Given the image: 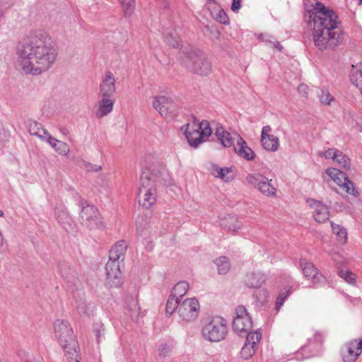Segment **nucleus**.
<instances>
[{
	"label": "nucleus",
	"instance_id": "obj_52",
	"mask_svg": "<svg viewBox=\"0 0 362 362\" xmlns=\"http://www.w3.org/2000/svg\"><path fill=\"white\" fill-rule=\"evenodd\" d=\"M83 168L88 172H98L101 170V166L93 165L88 162L83 163Z\"/></svg>",
	"mask_w": 362,
	"mask_h": 362
},
{
	"label": "nucleus",
	"instance_id": "obj_16",
	"mask_svg": "<svg viewBox=\"0 0 362 362\" xmlns=\"http://www.w3.org/2000/svg\"><path fill=\"white\" fill-rule=\"evenodd\" d=\"M347 354H344V362H354L362 353V338L353 339L346 344Z\"/></svg>",
	"mask_w": 362,
	"mask_h": 362
},
{
	"label": "nucleus",
	"instance_id": "obj_44",
	"mask_svg": "<svg viewBox=\"0 0 362 362\" xmlns=\"http://www.w3.org/2000/svg\"><path fill=\"white\" fill-rule=\"evenodd\" d=\"M338 149L336 148H329L325 151H318L317 156L320 157H324L326 159H332L335 160L336 156H337Z\"/></svg>",
	"mask_w": 362,
	"mask_h": 362
},
{
	"label": "nucleus",
	"instance_id": "obj_33",
	"mask_svg": "<svg viewBox=\"0 0 362 362\" xmlns=\"http://www.w3.org/2000/svg\"><path fill=\"white\" fill-rule=\"evenodd\" d=\"M127 309L129 313V315L133 320H136L140 314V307L139 303L135 299H132L128 305Z\"/></svg>",
	"mask_w": 362,
	"mask_h": 362
},
{
	"label": "nucleus",
	"instance_id": "obj_14",
	"mask_svg": "<svg viewBox=\"0 0 362 362\" xmlns=\"http://www.w3.org/2000/svg\"><path fill=\"white\" fill-rule=\"evenodd\" d=\"M99 91L101 97H112L114 95L116 91L115 78L111 71H106L102 77Z\"/></svg>",
	"mask_w": 362,
	"mask_h": 362
},
{
	"label": "nucleus",
	"instance_id": "obj_28",
	"mask_svg": "<svg viewBox=\"0 0 362 362\" xmlns=\"http://www.w3.org/2000/svg\"><path fill=\"white\" fill-rule=\"evenodd\" d=\"M219 274H226L230 269L229 259L226 256H221L214 260Z\"/></svg>",
	"mask_w": 362,
	"mask_h": 362
},
{
	"label": "nucleus",
	"instance_id": "obj_36",
	"mask_svg": "<svg viewBox=\"0 0 362 362\" xmlns=\"http://www.w3.org/2000/svg\"><path fill=\"white\" fill-rule=\"evenodd\" d=\"M165 43L173 48L178 49L180 46V37L177 33H168L165 35Z\"/></svg>",
	"mask_w": 362,
	"mask_h": 362
},
{
	"label": "nucleus",
	"instance_id": "obj_55",
	"mask_svg": "<svg viewBox=\"0 0 362 362\" xmlns=\"http://www.w3.org/2000/svg\"><path fill=\"white\" fill-rule=\"evenodd\" d=\"M223 171V168L219 167L217 165H212L211 168V173L216 177L220 176V173Z\"/></svg>",
	"mask_w": 362,
	"mask_h": 362
},
{
	"label": "nucleus",
	"instance_id": "obj_50",
	"mask_svg": "<svg viewBox=\"0 0 362 362\" xmlns=\"http://www.w3.org/2000/svg\"><path fill=\"white\" fill-rule=\"evenodd\" d=\"M235 317L243 318L244 317H249V314L247 312L246 308L243 305H238L235 308Z\"/></svg>",
	"mask_w": 362,
	"mask_h": 362
},
{
	"label": "nucleus",
	"instance_id": "obj_19",
	"mask_svg": "<svg viewBox=\"0 0 362 362\" xmlns=\"http://www.w3.org/2000/svg\"><path fill=\"white\" fill-rule=\"evenodd\" d=\"M215 134L218 140H219L221 144L226 148H229L232 146H234V145H235L234 143H238V138L236 137V135H240L236 132H228L225 131L223 127H218Z\"/></svg>",
	"mask_w": 362,
	"mask_h": 362
},
{
	"label": "nucleus",
	"instance_id": "obj_48",
	"mask_svg": "<svg viewBox=\"0 0 362 362\" xmlns=\"http://www.w3.org/2000/svg\"><path fill=\"white\" fill-rule=\"evenodd\" d=\"M254 296L257 300L260 303H264L267 300L268 293L265 289H262L254 293Z\"/></svg>",
	"mask_w": 362,
	"mask_h": 362
},
{
	"label": "nucleus",
	"instance_id": "obj_34",
	"mask_svg": "<svg viewBox=\"0 0 362 362\" xmlns=\"http://www.w3.org/2000/svg\"><path fill=\"white\" fill-rule=\"evenodd\" d=\"M331 227L333 233L338 237L339 240L343 243H346L347 240V233L346 230L341 227V226L335 224L333 222H331Z\"/></svg>",
	"mask_w": 362,
	"mask_h": 362
},
{
	"label": "nucleus",
	"instance_id": "obj_63",
	"mask_svg": "<svg viewBox=\"0 0 362 362\" xmlns=\"http://www.w3.org/2000/svg\"><path fill=\"white\" fill-rule=\"evenodd\" d=\"M25 362H39L37 360H36L34 358H30L25 361Z\"/></svg>",
	"mask_w": 362,
	"mask_h": 362
},
{
	"label": "nucleus",
	"instance_id": "obj_47",
	"mask_svg": "<svg viewBox=\"0 0 362 362\" xmlns=\"http://www.w3.org/2000/svg\"><path fill=\"white\" fill-rule=\"evenodd\" d=\"M216 20L223 25H228L229 23V19L226 13L223 10L221 9L216 14Z\"/></svg>",
	"mask_w": 362,
	"mask_h": 362
},
{
	"label": "nucleus",
	"instance_id": "obj_22",
	"mask_svg": "<svg viewBox=\"0 0 362 362\" xmlns=\"http://www.w3.org/2000/svg\"><path fill=\"white\" fill-rule=\"evenodd\" d=\"M128 245L124 240L117 242L110 250L109 259L117 261H123Z\"/></svg>",
	"mask_w": 362,
	"mask_h": 362
},
{
	"label": "nucleus",
	"instance_id": "obj_39",
	"mask_svg": "<svg viewBox=\"0 0 362 362\" xmlns=\"http://www.w3.org/2000/svg\"><path fill=\"white\" fill-rule=\"evenodd\" d=\"M53 148L57 153L62 156H67L70 151L69 145L62 141H58L57 143L54 142Z\"/></svg>",
	"mask_w": 362,
	"mask_h": 362
},
{
	"label": "nucleus",
	"instance_id": "obj_26",
	"mask_svg": "<svg viewBox=\"0 0 362 362\" xmlns=\"http://www.w3.org/2000/svg\"><path fill=\"white\" fill-rule=\"evenodd\" d=\"M221 226L223 229L231 232H235L240 228V223L234 215L225 216L221 221Z\"/></svg>",
	"mask_w": 362,
	"mask_h": 362
},
{
	"label": "nucleus",
	"instance_id": "obj_57",
	"mask_svg": "<svg viewBox=\"0 0 362 362\" xmlns=\"http://www.w3.org/2000/svg\"><path fill=\"white\" fill-rule=\"evenodd\" d=\"M157 6L160 9H165L168 6V0H156Z\"/></svg>",
	"mask_w": 362,
	"mask_h": 362
},
{
	"label": "nucleus",
	"instance_id": "obj_1",
	"mask_svg": "<svg viewBox=\"0 0 362 362\" xmlns=\"http://www.w3.org/2000/svg\"><path fill=\"white\" fill-rule=\"evenodd\" d=\"M18 63L26 74L37 76L47 71L55 62L57 50L50 35L36 31L29 40L17 47Z\"/></svg>",
	"mask_w": 362,
	"mask_h": 362
},
{
	"label": "nucleus",
	"instance_id": "obj_20",
	"mask_svg": "<svg viewBox=\"0 0 362 362\" xmlns=\"http://www.w3.org/2000/svg\"><path fill=\"white\" fill-rule=\"evenodd\" d=\"M56 218L60 225L67 232L76 231V224L73 221L71 216L63 209H56L55 210Z\"/></svg>",
	"mask_w": 362,
	"mask_h": 362
},
{
	"label": "nucleus",
	"instance_id": "obj_46",
	"mask_svg": "<svg viewBox=\"0 0 362 362\" xmlns=\"http://www.w3.org/2000/svg\"><path fill=\"white\" fill-rule=\"evenodd\" d=\"M291 293V291L289 290H287L286 291H281L277 298L276 302V309L279 310L281 305L284 304V302L286 297Z\"/></svg>",
	"mask_w": 362,
	"mask_h": 362
},
{
	"label": "nucleus",
	"instance_id": "obj_59",
	"mask_svg": "<svg viewBox=\"0 0 362 362\" xmlns=\"http://www.w3.org/2000/svg\"><path fill=\"white\" fill-rule=\"evenodd\" d=\"M314 340L316 342H318L320 344H322L323 340H324L323 334L322 333H320V332H316L315 336H314Z\"/></svg>",
	"mask_w": 362,
	"mask_h": 362
},
{
	"label": "nucleus",
	"instance_id": "obj_29",
	"mask_svg": "<svg viewBox=\"0 0 362 362\" xmlns=\"http://www.w3.org/2000/svg\"><path fill=\"white\" fill-rule=\"evenodd\" d=\"M189 289V284L187 282L183 281L177 283L171 291V295L175 296L179 300L182 298Z\"/></svg>",
	"mask_w": 362,
	"mask_h": 362
},
{
	"label": "nucleus",
	"instance_id": "obj_9",
	"mask_svg": "<svg viewBox=\"0 0 362 362\" xmlns=\"http://www.w3.org/2000/svg\"><path fill=\"white\" fill-rule=\"evenodd\" d=\"M199 309V303L197 298H186L179 305L178 315L184 322H192L198 317Z\"/></svg>",
	"mask_w": 362,
	"mask_h": 362
},
{
	"label": "nucleus",
	"instance_id": "obj_6",
	"mask_svg": "<svg viewBox=\"0 0 362 362\" xmlns=\"http://www.w3.org/2000/svg\"><path fill=\"white\" fill-rule=\"evenodd\" d=\"M79 221L83 226L90 230L104 227L103 217L98 209L83 199L81 201Z\"/></svg>",
	"mask_w": 362,
	"mask_h": 362
},
{
	"label": "nucleus",
	"instance_id": "obj_37",
	"mask_svg": "<svg viewBox=\"0 0 362 362\" xmlns=\"http://www.w3.org/2000/svg\"><path fill=\"white\" fill-rule=\"evenodd\" d=\"M123 8L124 16L129 17L134 11V0H118Z\"/></svg>",
	"mask_w": 362,
	"mask_h": 362
},
{
	"label": "nucleus",
	"instance_id": "obj_27",
	"mask_svg": "<svg viewBox=\"0 0 362 362\" xmlns=\"http://www.w3.org/2000/svg\"><path fill=\"white\" fill-rule=\"evenodd\" d=\"M261 142L262 147L267 151L275 152L279 149V138L273 134L261 138Z\"/></svg>",
	"mask_w": 362,
	"mask_h": 362
},
{
	"label": "nucleus",
	"instance_id": "obj_61",
	"mask_svg": "<svg viewBox=\"0 0 362 362\" xmlns=\"http://www.w3.org/2000/svg\"><path fill=\"white\" fill-rule=\"evenodd\" d=\"M260 37L262 39L263 41H264L266 42H269L271 44H272V42H273L272 40H269L270 37H269L267 35L264 36L263 35H261Z\"/></svg>",
	"mask_w": 362,
	"mask_h": 362
},
{
	"label": "nucleus",
	"instance_id": "obj_2",
	"mask_svg": "<svg viewBox=\"0 0 362 362\" xmlns=\"http://www.w3.org/2000/svg\"><path fill=\"white\" fill-rule=\"evenodd\" d=\"M309 17L313 22V42L319 50L332 51L343 42L341 22L333 9L316 1L309 11Z\"/></svg>",
	"mask_w": 362,
	"mask_h": 362
},
{
	"label": "nucleus",
	"instance_id": "obj_60",
	"mask_svg": "<svg viewBox=\"0 0 362 362\" xmlns=\"http://www.w3.org/2000/svg\"><path fill=\"white\" fill-rule=\"evenodd\" d=\"M272 45L274 47L277 48L279 51H282L283 47L281 45L279 42L278 41H273Z\"/></svg>",
	"mask_w": 362,
	"mask_h": 362
},
{
	"label": "nucleus",
	"instance_id": "obj_31",
	"mask_svg": "<svg viewBox=\"0 0 362 362\" xmlns=\"http://www.w3.org/2000/svg\"><path fill=\"white\" fill-rule=\"evenodd\" d=\"M59 274L61 276L70 281L74 277H75V272L71 269L66 263H61L59 265Z\"/></svg>",
	"mask_w": 362,
	"mask_h": 362
},
{
	"label": "nucleus",
	"instance_id": "obj_4",
	"mask_svg": "<svg viewBox=\"0 0 362 362\" xmlns=\"http://www.w3.org/2000/svg\"><path fill=\"white\" fill-rule=\"evenodd\" d=\"M54 336L64 349L68 362H80L78 342L70 323L64 320H57L54 323Z\"/></svg>",
	"mask_w": 362,
	"mask_h": 362
},
{
	"label": "nucleus",
	"instance_id": "obj_15",
	"mask_svg": "<svg viewBox=\"0 0 362 362\" xmlns=\"http://www.w3.org/2000/svg\"><path fill=\"white\" fill-rule=\"evenodd\" d=\"M184 133L189 144L194 148H197L204 141L198 123L195 122L192 124H187Z\"/></svg>",
	"mask_w": 362,
	"mask_h": 362
},
{
	"label": "nucleus",
	"instance_id": "obj_43",
	"mask_svg": "<svg viewBox=\"0 0 362 362\" xmlns=\"http://www.w3.org/2000/svg\"><path fill=\"white\" fill-rule=\"evenodd\" d=\"M199 129L201 132V135L204 137H208L211 134V129L209 126V122L203 120L202 122L198 124Z\"/></svg>",
	"mask_w": 362,
	"mask_h": 362
},
{
	"label": "nucleus",
	"instance_id": "obj_3",
	"mask_svg": "<svg viewBox=\"0 0 362 362\" xmlns=\"http://www.w3.org/2000/svg\"><path fill=\"white\" fill-rule=\"evenodd\" d=\"M170 180L167 170L160 163H154L143 166L138 189L139 204L149 209L156 202L157 183L170 185Z\"/></svg>",
	"mask_w": 362,
	"mask_h": 362
},
{
	"label": "nucleus",
	"instance_id": "obj_21",
	"mask_svg": "<svg viewBox=\"0 0 362 362\" xmlns=\"http://www.w3.org/2000/svg\"><path fill=\"white\" fill-rule=\"evenodd\" d=\"M232 327L234 332L240 335L252 330V321L250 316L244 317L243 318L234 317Z\"/></svg>",
	"mask_w": 362,
	"mask_h": 362
},
{
	"label": "nucleus",
	"instance_id": "obj_38",
	"mask_svg": "<svg viewBox=\"0 0 362 362\" xmlns=\"http://www.w3.org/2000/svg\"><path fill=\"white\" fill-rule=\"evenodd\" d=\"M334 161L344 168L346 170L350 169L351 160L339 150L338 151L337 156H336Z\"/></svg>",
	"mask_w": 362,
	"mask_h": 362
},
{
	"label": "nucleus",
	"instance_id": "obj_25",
	"mask_svg": "<svg viewBox=\"0 0 362 362\" xmlns=\"http://www.w3.org/2000/svg\"><path fill=\"white\" fill-rule=\"evenodd\" d=\"M27 127L31 135L38 137L40 140L44 139L47 131L42 127V125L33 119L27 121Z\"/></svg>",
	"mask_w": 362,
	"mask_h": 362
},
{
	"label": "nucleus",
	"instance_id": "obj_45",
	"mask_svg": "<svg viewBox=\"0 0 362 362\" xmlns=\"http://www.w3.org/2000/svg\"><path fill=\"white\" fill-rule=\"evenodd\" d=\"M319 98L320 102L324 105H329L334 99L329 92L325 89L321 90L320 94L319 95Z\"/></svg>",
	"mask_w": 362,
	"mask_h": 362
},
{
	"label": "nucleus",
	"instance_id": "obj_58",
	"mask_svg": "<svg viewBox=\"0 0 362 362\" xmlns=\"http://www.w3.org/2000/svg\"><path fill=\"white\" fill-rule=\"evenodd\" d=\"M271 131L272 128L270 126H264L262 130L261 138H263L264 136L266 137L267 136H270L271 134H269V132H270Z\"/></svg>",
	"mask_w": 362,
	"mask_h": 362
},
{
	"label": "nucleus",
	"instance_id": "obj_12",
	"mask_svg": "<svg viewBox=\"0 0 362 362\" xmlns=\"http://www.w3.org/2000/svg\"><path fill=\"white\" fill-rule=\"evenodd\" d=\"M300 267L303 271L304 277L310 281L313 286L322 284L326 281L325 277L320 272L315 265L305 259H300Z\"/></svg>",
	"mask_w": 362,
	"mask_h": 362
},
{
	"label": "nucleus",
	"instance_id": "obj_56",
	"mask_svg": "<svg viewBox=\"0 0 362 362\" xmlns=\"http://www.w3.org/2000/svg\"><path fill=\"white\" fill-rule=\"evenodd\" d=\"M242 0H233L231 4V10L233 12H238L241 8Z\"/></svg>",
	"mask_w": 362,
	"mask_h": 362
},
{
	"label": "nucleus",
	"instance_id": "obj_24",
	"mask_svg": "<svg viewBox=\"0 0 362 362\" xmlns=\"http://www.w3.org/2000/svg\"><path fill=\"white\" fill-rule=\"evenodd\" d=\"M245 284L249 288H259L264 282V275L260 272L248 273L245 278Z\"/></svg>",
	"mask_w": 362,
	"mask_h": 362
},
{
	"label": "nucleus",
	"instance_id": "obj_40",
	"mask_svg": "<svg viewBox=\"0 0 362 362\" xmlns=\"http://www.w3.org/2000/svg\"><path fill=\"white\" fill-rule=\"evenodd\" d=\"M256 349L257 347L251 344L245 343L240 351L242 358L245 359H249L255 354Z\"/></svg>",
	"mask_w": 362,
	"mask_h": 362
},
{
	"label": "nucleus",
	"instance_id": "obj_54",
	"mask_svg": "<svg viewBox=\"0 0 362 362\" xmlns=\"http://www.w3.org/2000/svg\"><path fill=\"white\" fill-rule=\"evenodd\" d=\"M42 141H47L53 148L54 142L57 143V141L59 140L52 137V135L47 132Z\"/></svg>",
	"mask_w": 362,
	"mask_h": 362
},
{
	"label": "nucleus",
	"instance_id": "obj_13",
	"mask_svg": "<svg viewBox=\"0 0 362 362\" xmlns=\"http://www.w3.org/2000/svg\"><path fill=\"white\" fill-rule=\"evenodd\" d=\"M106 284L110 287H118L122 284V272L119 261L109 259L105 266Z\"/></svg>",
	"mask_w": 362,
	"mask_h": 362
},
{
	"label": "nucleus",
	"instance_id": "obj_23",
	"mask_svg": "<svg viewBox=\"0 0 362 362\" xmlns=\"http://www.w3.org/2000/svg\"><path fill=\"white\" fill-rule=\"evenodd\" d=\"M98 103V109L96 112V117L101 118L110 114L113 110L114 100L112 97H101Z\"/></svg>",
	"mask_w": 362,
	"mask_h": 362
},
{
	"label": "nucleus",
	"instance_id": "obj_17",
	"mask_svg": "<svg viewBox=\"0 0 362 362\" xmlns=\"http://www.w3.org/2000/svg\"><path fill=\"white\" fill-rule=\"evenodd\" d=\"M309 206L314 209L313 217L318 223H325L329 218V212L327 206L320 201L309 199Z\"/></svg>",
	"mask_w": 362,
	"mask_h": 362
},
{
	"label": "nucleus",
	"instance_id": "obj_49",
	"mask_svg": "<svg viewBox=\"0 0 362 362\" xmlns=\"http://www.w3.org/2000/svg\"><path fill=\"white\" fill-rule=\"evenodd\" d=\"M171 351L170 347L167 344H163L158 349V355L160 357L168 356Z\"/></svg>",
	"mask_w": 362,
	"mask_h": 362
},
{
	"label": "nucleus",
	"instance_id": "obj_42",
	"mask_svg": "<svg viewBox=\"0 0 362 362\" xmlns=\"http://www.w3.org/2000/svg\"><path fill=\"white\" fill-rule=\"evenodd\" d=\"M339 275L341 278L344 279L347 283L350 284H356V277L355 274H353L350 271L347 270H340L339 272Z\"/></svg>",
	"mask_w": 362,
	"mask_h": 362
},
{
	"label": "nucleus",
	"instance_id": "obj_7",
	"mask_svg": "<svg viewBox=\"0 0 362 362\" xmlns=\"http://www.w3.org/2000/svg\"><path fill=\"white\" fill-rule=\"evenodd\" d=\"M228 332L226 321L220 317H213L202 328L203 337L211 342L223 340Z\"/></svg>",
	"mask_w": 362,
	"mask_h": 362
},
{
	"label": "nucleus",
	"instance_id": "obj_8",
	"mask_svg": "<svg viewBox=\"0 0 362 362\" xmlns=\"http://www.w3.org/2000/svg\"><path fill=\"white\" fill-rule=\"evenodd\" d=\"M153 107L166 119L175 118L179 112L177 105L169 97L160 95L154 98Z\"/></svg>",
	"mask_w": 362,
	"mask_h": 362
},
{
	"label": "nucleus",
	"instance_id": "obj_51",
	"mask_svg": "<svg viewBox=\"0 0 362 362\" xmlns=\"http://www.w3.org/2000/svg\"><path fill=\"white\" fill-rule=\"evenodd\" d=\"M231 172V169L230 168H223V171L220 173L219 178L229 182L233 180V176H228V174Z\"/></svg>",
	"mask_w": 362,
	"mask_h": 362
},
{
	"label": "nucleus",
	"instance_id": "obj_41",
	"mask_svg": "<svg viewBox=\"0 0 362 362\" xmlns=\"http://www.w3.org/2000/svg\"><path fill=\"white\" fill-rule=\"evenodd\" d=\"M350 80L353 85L358 86L362 81V69L353 66L350 74Z\"/></svg>",
	"mask_w": 362,
	"mask_h": 362
},
{
	"label": "nucleus",
	"instance_id": "obj_5",
	"mask_svg": "<svg viewBox=\"0 0 362 362\" xmlns=\"http://www.w3.org/2000/svg\"><path fill=\"white\" fill-rule=\"evenodd\" d=\"M182 64L191 72L207 76L211 71V65L206 54L192 47L182 49Z\"/></svg>",
	"mask_w": 362,
	"mask_h": 362
},
{
	"label": "nucleus",
	"instance_id": "obj_30",
	"mask_svg": "<svg viewBox=\"0 0 362 362\" xmlns=\"http://www.w3.org/2000/svg\"><path fill=\"white\" fill-rule=\"evenodd\" d=\"M180 303V300H179V298H177L170 294L166 303V314L172 315L176 310L178 312V308Z\"/></svg>",
	"mask_w": 362,
	"mask_h": 362
},
{
	"label": "nucleus",
	"instance_id": "obj_10",
	"mask_svg": "<svg viewBox=\"0 0 362 362\" xmlns=\"http://www.w3.org/2000/svg\"><path fill=\"white\" fill-rule=\"evenodd\" d=\"M325 172L339 186L345 189L346 193L356 197L359 196L360 194L356 189L354 183L349 179L345 173L334 168H328Z\"/></svg>",
	"mask_w": 362,
	"mask_h": 362
},
{
	"label": "nucleus",
	"instance_id": "obj_32",
	"mask_svg": "<svg viewBox=\"0 0 362 362\" xmlns=\"http://www.w3.org/2000/svg\"><path fill=\"white\" fill-rule=\"evenodd\" d=\"M93 306L87 303L86 300H79L76 301V309L81 315H90L93 310Z\"/></svg>",
	"mask_w": 362,
	"mask_h": 362
},
{
	"label": "nucleus",
	"instance_id": "obj_53",
	"mask_svg": "<svg viewBox=\"0 0 362 362\" xmlns=\"http://www.w3.org/2000/svg\"><path fill=\"white\" fill-rule=\"evenodd\" d=\"M105 328L103 325H97L96 327L94 328L95 335L97 338L98 343H100V338L104 335Z\"/></svg>",
	"mask_w": 362,
	"mask_h": 362
},
{
	"label": "nucleus",
	"instance_id": "obj_11",
	"mask_svg": "<svg viewBox=\"0 0 362 362\" xmlns=\"http://www.w3.org/2000/svg\"><path fill=\"white\" fill-rule=\"evenodd\" d=\"M247 182L257 188L267 197H274L276 189L271 184V180L260 173L249 174L245 178Z\"/></svg>",
	"mask_w": 362,
	"mask_h": 362
},
{
	"label": "nucleus",
	"instance_id": "obj_64",
	"mask_svg": "<svg viewBox=\"0 0 362 362\" xmlns=\"http://www.w3.org/2000/svg\"><path fill=\"white\" fill-rule=\"evenodd\" d=\"M355 86L357 87L360 90L361 93L362 95V81L358 83V86Z\"/></svg>",
	"mask_w": 362,
	"mask_h": 362
},
{
	"label": "nucleus",
	"instance_id": "obj_35",
	"mask_svg": "<svg viewBox=\"0 0 362 362\" xmlns=\"http://www.w3.org/2000/svg\"><path fill=\"white\" fill-rule=\"evenodd\" d=\"M244 334H247L245 343L257 347V344L262 338V334L258 331L252 332L251 330Z\"/></svg>",
	"mask_w": 362,
	"mask_h": 362
},
{
	"label": "nucleus",
	"instance_id": "obj_62",
	"mask_svg": "<svg viewBox=\"0 0 362 362\" xmlns=\"http://www.w3.org/2000/svg\"><path fill=\"white\" fill-rule=\"evenodd\" d=\"M307 88V86L305 85L301 84L298 86V90L300 93L301 91H305Z\"/></svg>",
	"mask_w": 362,
	"mask_h": 362
},
{
	"label": "nucleus",
	"instance_id": "obj_18",
	"mask_svg": "<svg viewBox=\"0 0 362 362\" xmlns=\"http://www.w3.org/2000/svg\"><path fill=\"white\" fill-rule=\"evenodd\" d=\"M238 143L234 145V151L241 158L246 160H253L255 153L251 148L247 146V143L240 135H236Z\"/></svg>",
	"mask_w": 362,
	"mask_h": 362
}]
</instances>
